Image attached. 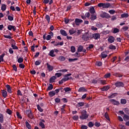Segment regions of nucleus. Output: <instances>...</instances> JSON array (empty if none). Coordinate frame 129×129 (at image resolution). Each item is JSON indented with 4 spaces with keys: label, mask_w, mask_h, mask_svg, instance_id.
Returning a JSON list of instances; mask_svg holds the SVG:
<instances>
[{
    "label": "nucleus",
    "mask_w": 129,
    "mask_h": 129,
    "mask_svg": "<svg viewBox=\"0 0 129 129\" xmlns=\"http://www.w3.org/2000/svg\"><path fill=\"white\" fill-rule=\"evenodd\" d=\"M121 104H126V100L125 99H121L120 100Z\"/></svg>",
    "instance_id": "obj_41"
},
{
    "label": "nucleus",
    "mask_w": 129,
    "mask_h": 129,
    "mask_svg": "<svg viewBox=\"0 0 129 129\" xmlns=\"http://www.w3.org/2000/svg\"><path fill=\"white\" fill-rule=\"evenodd\" d=\"M69 33L70 35H73V34H75V33H76V30H74V29H70Z\"/></svg>",
    "instance_id": "obj_34"
},
{
    "label": "nucleus",
    "mask_w": 129,
    "mask_h": 129,
    "mask_svg": "<svg viewBox=\"0 0 129 129\" xmlns=\"http://www.w3.org/2000/svg\"><path fill=\"white\" fill-rule=\"evenodd\" d=\"M56 93L54 91H50L48 93V95L50 97H53V96H55Z\"/></svg>",
    "instance_id": "obj_20"
},
{
    "label": "nucleus",
    "mask_w": 129,
    "mask_h": 129,
    "mask_svg": "<svg viewBox=\"0 0 129 129\" xmlns=\"http://www.w3.org/2000/svg\"><path fill=\"white\" fill-rule=\"evenodd\" d=\"M81 129H87L88 128V126L86 125H82L81 127Z\"/></svg>",
    "instance_id": "obj_63"
},
{
    "label": "nucleus",
    "mask_w": 129,
    "mask_h": 129,
    "mask_svg": "<svg viewBox=\"0 0 129 129\" xmlns=\"http://www.w3.org/2000/svg\"><path fill=\"white\" fill-rule=\"evenodd\" d=\"M118 32H119V29L115 28H114V30L112 33H113L114 34H116V33H118Z\"/></svg>",
    "instance_id": "obj_49"
},
{
    "label": "nucleus",
    "mask_w": 129,
    "mask_h": 129,
    "mask_svg": "<svg viewBox=\"0 0 129 129\" xmlns=\"http://www.w3.org/2000/svg\"><path fill=\"white\" fill-rule=\"evenodd\" d=\"M12 68L13 69V70L15 71V72H17L18 71V68H17V66H16V64H13L12 66Z\"/></svg>",
    "instance_id": "obj_48"
},
{
    "label": "nucleus",
    "mask_w": 129,
    "mask_h": 129,
    "mask_svg": "<svg viewBox=\"0 0 129 129\" xmlns=\"http://www.w3.org/2000/svg\"><path fill=\"white\" fill-rule=\"evenodd\" d=\"M6 55L5 53H3L0 56V63L1 62H4V57Z\"/></svg>",
    "instance_id": "obj_40"
},
{
    "label": "nucleus",
    "mask_w": 129,
    "mask_h": 129,
    "mask_svg": "<svg viewBox=\"0 0 129 129\" xmlns=\"http://www.w3.org/2000/svg\"><path fill=\"white\" fill-rule=\"evenodd\" d=\"M55 77H57V78H59V77H61V76H62V74L57 73H55Z\"/></svg>",
    "instance_id": "obj_54"
},
{
    "label": "nucleus",
    "mask_w": 129,
    "mask_h": 129,
    "mask_svg": "<svg viewBox=\"0 0 129 129\" xmlns=\"http://www.w3.org/2000/svg\"><path fill=\"white\" fill-rule=\"evenodd\" d=\"M115 95H116V93H113L111 95L109 96L108 98H113L114 97H115Z\"/></svg>",
    "instance_id": "obj_52"
},
{
    "label": "nucleus",
    "mask_w": 129,
    "mask_h": 129,
    "mask_svg": "<svg viewBox=\"0 0 129 129\" xmlns=\"http://www.w3.org/2000/svg\"><path fill=\"white\" fill-rule=\"evenodd\" d=\"M17 62L20 63H23L24 62V58L23 57H19L17 60Z\"/></svg>",
    "instance_id": "obj_39"
},
{
    "label": "nucleus",
    "mask_w": 129,
    "mask_h": 129,
    "mask_svg": "<svg viewBox=\"0 0 129 129\" xmlns=\"http://www.w3.org/2000/svg\"><path fill=\"white\" fill-rule=\"evenodd\" d=\"M53 88V85H52V84H50L49 86L48 87L46 90L47 91H49V90H52Z\"/></svg>",
    "instance_id": "obj_36"
},
{
    "label": "nucleus",
    "mask_w": 129,
    "mask_h": 129,
    "mask_svg": "<svg viewBox=\"0 0 129 129\" xmlns=\"http://www.w3.org/2000/svg\"><path fill=\"white\" fill-rule=\"evenodd\" d=\"M57 79V77L55 76L51 77L49 79V83H53V82H55V80Z\"/></svg>",
    "instance_id": "obj_13"
},
{
    "label": "nucleus",
    "mask_w": 129,
    "mask_h": 129,
    "mask_svg": "<svg viewBox=\"0 0 129 129\" xmlns=\"http://www.w3.org/2000/svg\"><path fill=\"white\" fill-rule=\"evenodd\" d=\"M90 38V35H89V34L88 33H84L82 35V39L84 41H88Z\"/></svg>",
    "instance_id": "obj_2"
},
{
    "label": "nucleus",
    "mask_w": 129,
    "mask_h": 129,
    "mask_svg": "<svg viewBox=\"0 0 129 129\" xmlns=\"http://www.w3.org/2000/svg\"><path fill=\"white\" fill-rule=\"evenodd\" d=\"M6 88H7V90L9 93H12L13 91H12V88L10 85H6Z\"/></svg>",
    "instance_id": "obj_10"
},
{
    "label": "nucleus",
    "mask_w": 129,
    "mask_h": 129,
    "mask_svg": "<svg viewBox=\"0 0 129 129\" xmlns=\"http://www.w3.org/2000/svg\"><path fill=\"white\" fill-rule=\"evenodd\" d=\"M46 65L47 66V69L49 72H51V71H53V69H54V68L53 67V66L49 65V64L48 63H46Z\"/></svg>",
    "instance_id": "obj_14"
},
{
    "label": "nucleus",
    "mask_w": 129,
    "mask_h": 129,
    "mask_svg": "<svg viewBox=\"0 0 129 129\" xmlns=\"http://www.w3.org/2000/svg\"><path fill=\"white\" fill-rule=\"evenodd\" d=\"M109 89V87L108 86H105L101 89V91H107Z\"/></svg>",
    "instance_id": "obj_21"
},
{
    "label": "nucleus",
    "mask_w": 129,
    "mask_h": 129,
    "mask_svg": "<svg viewBox=\"0 0 129 129\" xmlns=\"http://www.w3.org/2000/svg\"><path fill=\"white\" fill-rule=\"evenodd\" d=\"M93 38L95 40H97L98 39H99L100 38V34L99 33H94L93 34Z\"/></svg>",
    "instance_id": "obj_11"
},
{
    "label": "nucleus",
    "mask_w": 129,
    "mask_h": 129,
    "mask_svg": "<svg viewBox=\"0 0 129 129\" xmlns=\"http://www.w3.org/2000/svg\"><path fill=\"white\" fill-rule=\"evenodd\" d=\"M99 83H100L101 84H102V85H105V84H106V81L100 80L99 82Z\"/></svg>",
    "instance_id": "obj_38"
},
{
    "label": "nucleus",
    "mask_w": 129,
    "mask_h": 129,
    "mask_svg": "<svg viewBox=\"0 0 129 129\" xmlns=\"http://www.w3.org/2000/svg\"><path fill=\"white\" fill-rule=\"evenodd\" d=\"M60 33L61 35H62V36H64L65 37H67V32H66V31L65 30L61 29L60 30Z\"/></svg>",
    "instance_id": "obj_18"
},
{
    "label": "nucleus",
    "mask_w": 129,
    "mask_h": 129,
    "mask_svg": "<svg viewBox=\"0 0 129 129\" xmlns=\"http://www.w3.org/2000/svg\"><path fill=\"white\" fill-rule=\"evenodd\" d=\"M77 106L78 107H80L81 106H84V102H79L77 104Z\"/></svg>",
    "instance_id": "obj_27"
},
{
    "label": "nucleus",
    "mask_w": 129,
    "mask_h": 129,
    "mask_svg": "<svg viewBox=\"0 0 129 129\" xmlns=\"http://www.w3.org/2000/svg\"><path fill=\"white\" fill-rule=\"evenodd\" d=\"M8 19L9 21H10L11 22H12V21H14V16L12 15V16L8 15Z\"/></svg>",
    "instance_id": "obj_42"
},
{
    "label": "nucleus",
    "mask_w": 129,
    "mask_h": 129,
    "mask_svg": "<svg viewBox=\"0 0 129 129\" xmlns=\"http://www.w3.org/2000/svg\"><path fill=\"white\" fill-rule=\"evenodd\" d=\"M1 10L3 11V12H5V11L7 10V5H6V4H2Z\"/></svg>",
    "instance_id": "obj_25"
},
{
    "label": "nucleus",
    "mask_w": 129,
    "mask_h": 129,
    "mask_svg": "<svg viewBox=\"0 0 129 129\" xmlns=\"http://www.w3.org/2000/svg\"><path fill=\"white\" fill-rule=\"evenodd\" d=\"M94 126V123H93V122L92 121H90L89 122L88 124V126H89V127H93V126Z\"/></svg>",
    "instance_id": "obj_33"
},
{
    "label": "nucleus",
    "mask_w": 129,
    "mask_h": 129,
    "mask_svg": "<svg viewBox=\"0 0 129 129\" xmlns=\"http://www.w3.org/2000/svg\"><path fill=\"white\" fill-rule=\"evenodd\" d=\"M110 73L106 74L104 75V78H109L110 77Z\"/></svg>",
    "instance_id": "obj_61"
},
{
    "label": "nucleus",
    "mask_w": 129,
    "mask_h": 129,
    "mask_svg": "<svg viewBox=\"0 0 129 129\" xmlns=\"http://www.w3.org/2000/svg\"><path fill=\"white\" fill-rule=\"evenodd\" d=\"M39 125H40V126H41L42 128H45L46 127V125H45V124L43 123L42 121H40L39 122Z\"/></svg>",
    "instance_id": "obj_35"
},
{
    "label": "nucleus",
    "mask_w": 129,
    "mask_h": 129,
    "mask_svg": "<svg viewBox=\"0 0 129 129\" xmlns=\"http://www.w3.org/2000/svg\"><path fill=\"white\" fill-rule=\"evenodd\" d=\"M94 125L97 127H99V126H100V125H101V124H100V123H99V122L96 121V122H95Z\"/></svg>",
    "instance_id": "obj_51"
},
{
    "label": "nucleus",
    "mask_w": 129,
    "mask_h": 129,
    "mask_svg": "<svg viewBox=\"0 0 129 129\" xmlns=\"http://www.w3.org/2000/svg\"><path fill=\"white\" fill-rule=\"evenodd\" d=\"M7 29L9 31H12V30H13V31H14V32H15V31H16V30H17V28L16 27V26L11 25H8L7 27Z\"/></svg>",
    "instance_id": "obj_8"
},
{
    "label": "nucleus",
    "mask_w": 129,
    "mask_h": 129,
    "mask_svg": "<svg viewBox=\"0 0 129 129\" xmlns=\"http://www.w3.org/2000/svg\"><path fill=\"white\" fill-rule=\"evenodd\" d=\"M65 57L63 56H60L59 57H58V60L59 61H65Z\"/></svg>",
    "instance_id": "obj_47"
},
{
    "label": "nucleus",
    "mask_w": 129,
    "mask_h": 129,
    "mask_svg": "<svg viewBox=\"0 0 129 129\" xmlns=\"http://www.w3.org/2000/svg\"><path fill=\"white\" fill-rule=\"evenodd\" d=\"M63 90L65 92H68L69 91H71V88L70 87H66L63 89Z\"/></svg>",
    "instance_id": "obj_44"
},
{
    "label": "nucleus",
    "mask_w": 129,
    "mask_h": 129,
    "mask_svg": "<svg viewBox=\"0 0 129 129\" xmlns=\"http://www.w3.org/2000/svg\"><path fill=\"white\" fill-rule=\"evenodd\" d=\"M109 101L110 103H112V104H113V105H119L120 103L118 101H117L116 100L112 99H110Z\"/></svg>",
    "instance_id": "obj_6"
},
{
    "label": "nucleus",
    "mask_w": 129,
    "mask_h": 129,
    "mask_svg": "<svg viewBox=\"0 0 129 129\" xmlns=\"http://www.w3.org/2000/svg\"><path fill=\"white\" fill-rule=\"evenodd\" d=\"M123 119H127L129 120V116L126 114H124Z\"/></svg>",
    "instance_id": "obj_64"
},
{
    "label": "nucleus",
    "mask_w": 129,
    "mask_h": 129,
    "mask_svg": "<svg viewBox=\"0 0 129 129\" xmlns=\"http://www.w3.org/2000/svg\"><path fill=\"white\" fill-rule=\"evenodd\" d=\"M109 13L111 15H114V14H115V11L113 10H111L109 11Z\"/></svg>",
    "instance_id": "obj_58"
},
{
    "label": "nucleus",
    "mask_w": 129,
    "mask_h": 129,
    "mask_svg": "<svg viewBox=\"0 0 129 129\" xmlns=\"http://www.w3.org/2000/svg\"><path fill=\"white\" fill-rule=\"evenodd\" d=\"M88 114H87V111L86 110H83L81 112V115L80 116V118L84 120L85 119H87L88 118Z\"/></svg>",
    "instance_id": "obj_1"
},
{
    "label": "nucleus",
    "mask_w": 129,
    "mask_h": 129,
    "mask_svg": "<svg viewBox=\"0 0 129 129\" xmlns=\"http://www.w3.org/2000/svg\"><path fill=\"white\" fill-rule=\"evenodd\" d=\"M89 12L90 13V14H95V9H94V7H92L90 10H89Z\"/></svg>",
    "instance_id": "obj_23"
},
{
    "label": "nucleus",
    "mask_w": 129,
    "mask_h": 129,
    "mask_svg": "<svg viewBox=\"0 0 129 129\" xmlns=\"http://www.w3.org/2000/svg\"><path fill=\"white\" fill-rule=\"evenodd\" d=\"M71 51L72 53H74V52H75V47L74 46H71Z\"/></svg>",
    "instance_id": "obj_56"
},
{
    "label": "nucleus",
    "mask_w": 129,
    "mask_h": 129,
    "mask_svg": "<svg viewBox=\"0 0 129 129\" xmlns=\"http://www.w3.org/2000/svg\"><path fill=\"white\" fill-rule=\"evenodd\" d=\"M25 124H26V127H27V128L32 129V127L31 126V124H30V123H29V122H28V121H26L25 122Z\"/></svg>",
    "instance_id": "obj_26"
},
{
    "label": "nucleus",
    "mask_w": 129,
    "mask_h": 129,
    "mask_svg": "<svg viewBox=\"0 0 129 129\" xmlns=\"http://www.w3.org/2000/svg\"><path fill=\"white\" fill-rule=\"evenodd\" d=\"M26 113L27 114V116L29 117V118H31V119H33V118H34L33 113H32L31 110H26Z\"/></svg>",
    "instance_id": "obj_3"
},
{
    "label": "nucleus",
    "mask_w": 129,
    "mask_h": 129,
    "mask_svg": "<svg viewBox=\"0 0 129 129\" xmlns=\"http://www.w3.org/2000/svg\"><path fill=\"white\" fill-rule=\"evenodd\" d=\"M94 48V45L93 44H89V46L86 48L87 51H89L91 49H93Z\"/></svg>",
    "instance_id": "obj_24"
},
{
    "label": "nucleus",
    "mask_w": 129,
    "mask_h": 129,
    "mask_svg": "<svg viewBox=\"0 0 129 129\" xmlns=\"http://www.w3.org/2000/svg\"><path fill=\"white\" fill-rule=\"evenodd\" d=\"M71 75H72V74H68L64 75V78L65 79H68V80H69V79H70V78L69 77V76H71Z\"/></svg>",
    "instance_id": "obj_28"
},
{
    "label": "nucleus",
    "mask_w": 129,
    "mask_h": 129,
    "mask_svg": "<svg viewBox=\"0 0 129 129\" xmlns=\"http://www.w3.org/2000/svg\"><path fill=\"white\" fill-rule=\"evenodd\" d=\"M35 65H36V66H39V65H41V60H36L35 62Z\"/></svg>",
    "instance_id": "obj_45"
},
{
    "label": "nucleus",
    "mask_w": 129,
    "mask_h": 129,
    "mask_svg": "<svg viewBox=\"0 0 129 129\" xmlns=\"http://www.w3.org/2000/svg\"><path fill=\"white\" fill-rule=\"evenodd\" d=\"M75 23L76 26H79L80 24H81L82 23H83V20L78 18H76L75 20Z\"/></svg>",
    "instance_id": "obj_7"
},
{
    "label": "nucleus",
    "mask_w": 129,
    "mask_h": 129,
    "mask_svg": "<svg viewBox=\"0 0 129 129\" xmlns=\"http://www.w3.org/2000/svg\"><path fill=\"white\" fill-rule=\"evenodd\" d=\"M102 58H106L107 57V51H103L101 53Z\"/></svg>",
    "instance_id": "obj_15"
},
{
    "label": "nucleus",
    "mask_w": 129,
    "mask_h": 129,
    "mask_svg": "<svg viewBox=\"0 0 129 129\" xmlns=\"http://www.w3.org/2000/svg\"><path fill=\"white\" fill-rule=\"evenodd\" d=\"M115 86L116 87H123L124 86V84L122 82H119V81H117L115 84H114Z\"/></svg>",
    "instance_id": "obj_4"
},
{
    "label": "nucleus",
    "mask_w": 129,
    "mask_h": 129,
    "mask_svg": "<svg viewBox=\"0 0 129 129\" xmlns=\"http://www.w3.org/2000/svg\"><path fill=\"white\" fill-rule=\"evenodd\" d=\"M11 47L13 50H18V49H19V47H18L16 45L11 44Z\"/></svg>",
    "instance_id": "obj_46"
},
{
    "label": "nucleus",
    "mask_w": 129,
    "mask_h": 129,
    "mask_svg": "<svg viewBox=\"0 0 129 129\" xmlns=\"http://www.w3.org/2000/svg\"><path fill=\"white\" fill-rule=\"evenodd\" d=\"M96 19H97L96 15H94V14L91 15V17L90 18L91 21H94V20H96Z\"/></svg>",
    "instance_id": "obj_32"
},
{
    "label": "nucleus",
    "mask_w": 129,
    "mask_h": 129,
    "mask_svg": "<svg viewBox=\"0 0 129 129\" xmlns=\"http://www.w3.org/2000/svg\"><path fill=\"white\" fill-rule=\"evenodd\" d=\"M110 7V4L109 3H104L103 6V9H108Z\"/></svg>",
    "instance_id": "obj_22"
},
{
    "label": "nucleus",
    "mask_w": 129,
    "mask_h": 129,
    "mask_svg": "<svg viewBox=\"0 0 129 129\" xmlns=\"http://www.w3.org/2000/svg\"><path fill=\"white\" fill-rule=\"evenodd\" d=\"M96 27H97V28H100L102 27V24H101V23H97L96 24Z\"/></svg>",
    "instance_id": "obj_62"
},
{
    "label": "nucleus",
    "mask_w": 129,
    "mask_h": 129,
    "mask_svg": "<svg viewBox=\"0 0 129 129\" xmlns=\"http://www.w3.org/2000/svg\"><path fill=\"white\" fill-rule=\"evenodd\" d=\"M19 66L21 69H24V68H25V64H24V63H20Z\"/></svg>",
    "instance_id": "obj_60"
},
{
    "label": "nucleus",
    "mask_w": 129,
    "mask_h": 129,
    "mask_svg": "<svg viewBox=\"0 0 129 129\" xmlns=\"http://www.w3.org/2000/svg\"><path fill=\"white\" fill-rule=\"evenodd\" d=\"M115 41V38L112 36H110L108 38V42L110 43V44H112Z\"/></svg>",
    "instance_id": "obj_9"
},
{
    "label": "nucleus",
    "mask_w": 129,
    "mask_h": 129,
    "mask_svg": "<svg viewBox=\"0 0 129 129\" xmlns=\"http://www.w3.org/2000/svg\"><path fill=\"white\" fill-rule=\"evenodd\" d=\"M121 17L123 18H128V14L127 13H123L121 15Z\"/></svg>",
    "instance_id": "obj_37"
},
{
    "label": "nucleus",
    "mask_w": 129,
    "mask_h": 129,
    "mask_svg": "<svg viewBox=\"0 0 129 129\" xmlns=\"http://www.w3.org/2000/svg\"><path fill=\"white\" fill-rule=\"evenodd\" d=\"M54 50H50L48 53V56H50V57H55L56 55L54 54Z\"/></svg>",
    "instance_id": "obj_19"
},
{
    "label": "nucleus",
    "mask_w": 129,
    "mask_h": 129,
    "mask_svg": "<svg viewBox=\"0 0 129 129\" xmlns=\"http://www.w3.org/2000/svg\"><path fill=\"white\" fill-rule=\"evenodd\" d=\"M37 107L38 110H39V111H40V112H43V111H44V109H43V108H41V106H40V105L37 104Z\"/></svg>",
    "instance_id": "obj_29"
},
{
    "label": "nucleus",
    "mask_w": 129,
    "mask_h": 129,
    "mask_svg": "<svg viewBox=\"0 0 129 129\" xmlns=\"http://www.w3.org/2000/svg\"><path fill=\"white\" fill-rule=\"evenodd\" d=\"M45 19L48 24H50V16L48 15L45 16Z\"/></svg>",
    "instance_id": "obj_43"
},
{
    "label": "nucleus",
    "mask_w": 129,
    "mask_h": 129,
    "mask_svg": "<svg viewBox=\"0 0 129 129\" xmlns=\"http://www.w3.org/2000/svg\"><path fill=\"white\" fill-rule=\"evenodd\" d=\"M114 76H115L116 77H122V75L119 73H116L114 75Z\"/></svg>",
    "instance_id": "obj_55"
},
{
    "label": "nucleus",
    "mask_w": 129,
    "mask_h": 129,
    "mask_svg": "<svg viewBox=\"0 0 129 129\" xmlns=\"http://www.w3.org/2000/svg\"><path fill=\"white\" fill-rule=\"evenodd\" d=\"M1 93L2 94V96H3L4 98H6L7 96H8V92L5 90H2Z\"/></svg>",
    "instance_id": "obj_12"
},
{
    "label": "nucleus",
    "mask_w": 129,
    "mask_h": 129,
    "mask_svg": "<svg viewBox=\"0 0 129 129\" xmlns=\"http://www.w3.org/2000/svg\"><path fill=\"white\" fill-rule=\"evenodd\" d=\"M100 17L101 18H105L106 19H108L110 18V15L108 13H107L106 12H103L102 14H100Z\"/></svg>",
    "instance_id": "obj_5"
},
{
    "label": "nucleus",
    "mask_w": 129,
    "mask_h": 129,
    "mask_svg": "<svg viewBox=\"0 0 129 129\" xmlns=\"http://www.w3.org/2000/svg\"><path fill=\"white\" fill-rule=\"evenodd\" d=\"M109 49H110V50H115L116 49V47H115V46L112 44H110L109 46Z\"/></svg>",
    "instance_id": "obj_30"
},
{
    "label": "nucleus",
    "mask_w": 129,
    "mask_h": 129,
    "mask_svg": "<svg viewBox=\"0 0 129 129\" xmlns=\"http://www.w3.org/2000/svg\"><path fill=\"white\" fill-rule=\"evenodd\" d=\"M78 60V58H69V62H74V61H77Z\"/></svg>",
    "instance_id": "obj_50"
},
{
    "label": "nucleus",
    "mask_w": 129,
    "mask_h": 129,
    "mask_svg": "<svg viewBox=\"0 0 129 129\" xmlns=\"http://www.w3.org/2000/svg\"><path fill=\"white\" fill-rule=\"evenodd\" d=\"M4 118V114L0 113V123H4V121H5V119Z\"/></svg>",
    "instance_id": "obj_17"
},
{
    "label": "nucleus",
    "mask_w": 129,
    "mask_h": 129,
    "mask_svg": "<svg viewBox=\"0 0 129 129\" xmlns=\"http://www.w3.org/2000/svg\"><path fill=\"white\" fill-rule=\"evenodd\" d=\"M79 118V117H78V115H77L73 116V119L74 120H78Z\"/></svg>",
    "instance_id": "obj_57"
},
{
    "label": "nucleus",
    "mask_w": 129,
    "mask_h": 129,
    "mask_svg": "<svg viewBox=\"0 0 129 129\" xmlns=\"http://www.w3.org/2000/svg\"><path fill=\"white\" fill-rule=\"evenodd\" d=\"M87 90L84 87H80L78 90V92H86Z\"/></svg>",
    "instance_id": "obj_16"
},
{
    "label": "nucleus",
    "mask_w": 129,
    "mask_h": 129,
    "mask_svg": "<svg viewBox=\"0 0 129 129\" xmlns=\"http://www.w3.org/2000/svg\"><path fill=\"white\" fill-rule=\"evenodd\" d=\"M83 51V46L79 45L78 48V52H82Z\"/></svg>",
    "instance_id": "obj_31"
},
{
    "label": "nucleus",
    "mask_w": 129,
    "mask_h": 129,
    "mask_svg": "<svg viewBox=\"0 0 129 129\" xmlns=\"http://www.w3.org/2000/svg\"><path fill=\"white\" fill-rule=\"evenodd\" d=\"M26 99H27V98H26L25 96H23L21 98V101L22 102H23V103L25 102L26 101Z\"/></svg>",
    "instance_id": "obj_59"
},
{
    "label": "nucleus",
    "mask_w": 129,
    "mask_h": 129,
    "mask_svg": "<svg viewBox=\"0 0 129 129\" xmlns=\"http://www.w3.org/2000/svg\"><path fill=\"white\" fill-rule=\"evenodd\" d=\"M104 117L107 119L108 120H109V116H108V113L107 112H106L104 114Z\"/></svg>",
    "instance_id": "obj_53"
}]
</instances>
